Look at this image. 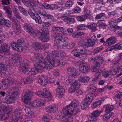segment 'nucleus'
<instances>
[{
    "label": "nucleus",
    "mask_w": 122,
    "mask_h": 122,
    "mask_svg": "<svg viewBox=\"0 0 122 122\" xmlns=\"http://www.w3.org/2000/svg\"><path fill=\"white\" fill-rule=\"evenodd\" d=\"M87 91L89 92L85 95L84 100L91 103L93 100V97H95L97 93L95 92V86L92 84L88 87Z\"/></svg>",
    "instance_id": "f257e3e1"
},
{
    "label": "nucleus",
    "mask_w": 122,
    "mask_h": 122,
    "mask_svg": "<svg viewBox=\"0 0 122 122\" xmlns=\"http://www.w3.org/2000/svg\"><path fill=\"white\" fill-rule=\"evenodd\" d=\"M49 33L48 31L40 30L36 34V36L42 42H46L48 41L50 37L47 35Z\"/></svg>",
    "instance_id": "f03ea898"
},
{
    "label": "nucleus",
    "mask_w": 122,
    "mask_h": 122,
    "mask_svg": "<svg viewBox=\"0 0 122 122\" xmlns=\"http://www.w3.org/2000/svg\"><path fill=\"white\" fill-rule=\"evenodd\" d=\"M37 95L47 99H46V100L47 99L50 100L52 98V95L51 93L47 92L46 88L43 89V91L39 90L37 92Z\"/></svg>",
    "instance_id": "7ed1b4c3"
},
{
    "label": "nucleus",
    "mask_w": 122,
    "mask_h": 122,
    "mask_svg": "<svg viewBox=\"0 0 122 122\" xmlns=\"http://www.w3.org/2000/svg\"><path fill=\"white\" fill-rule=\"evenodd\" d=\"M19 86H15L10 89V93H11V95L9 97L12 100L15 101L19 95Z\"/></svg>",
    "instance_id": "20e7f679"
},
{
    "label": "nucleus",
    "mask_w": 122,
    "mask_h": 122,
    "mask_svg": "<svg viewBox=\"0 0 122 122\" xmlns=\"http://www.w3.org/2000/svg\"><path fill=\"white\" fill-rule=\"evenodd\" d=\"M53 57L51 56L49 54L47 55L44 60V64L45 65L44 67L47 69H50L51 68V61H53Z\"/></svg>",
    "instance_id": "39448f33"
},
{
    "label": "nucleus",
    "mask_w": 122,
    "mask_h": 122,
    "mask_svg": "<svg viewBox=\"0 0 122 122\" xmlns=\"http://www.w3.org/2000/svg\"><path fill=\"white\" fill-rule=\"evenodd\" d=\"M80 68H81V72L85 74H87L90 71L91 69L89 66L84 61L81 62L80 65Z\"/></svg>",
    "instance_id": "423d86ee"
},
{
    "label": "nucleus",
    "mask_w": 122,
    "mask_h": 122,
    "mask_svg": "<svg viewBox=\"0 0 122 122\" xmlns=\"http://www.w3.org/2000/svg\"><path fill=\"white\" fill-rule=\"evenodd\" d=\"M6 60L5 62H6V64H3L0 62V76H4L5 75V71L7 69V66L8 63H9L8 61V59L5 58Z\"/></svg>",
    "instance_id": "0eeeda50"
},
{
    "label": "nucleus",
    "mask_w": 122,
    "mask_h": 122,
    "mask_svg": "<svg viewBox=\"0 0 122 122\" xmlns=\"http://www.w3.org/2000/svg\"><path fill=\"white\" fill-rule=\"evenodd\" d=\"M34 65L35 69L37 70L39 72H41L43 71L44 67L42 65V61L43 60H33Z\"/></svg>",
    "instance_id": "6e6552de"
},
{
    "label": "nucleus",
    "mask_w": 122,
    "mask_h": 122,
    "mask_svg": "<svg viewBox=\"0 0 122 122\" xmlns=\"http://www.w3.org/2000/svg\"><path fill=\"white\" fill-rule=\"evenodd\" d=\"M91 60H93L96 63V64L94 65L98 69L100 66V62L102 63H103L104 60L102 57L100 55L97 56L95 57L91 58Z\"/></svg>",
    "instance_id": "1a4fd4ad"
},
{
    "label": "nucleus",
    "mask_w": 122,
    "mask_h": 122,
    "mask_svg": "<svg viewBox=\"0 0 122 122\" xmlns=\"http://www.w3.org/2000/svg\"><path fill=\"white\" fill-rule=\"evenodd\" d=\"M63 37L62 33H57L55 37L54 41L55 45L59 46L63 43Z\"/></svg>",
    "instance_id": "9d476101"
},
{
    "label": "nucleus",
    "mask_w": 122,
    "mask_h": 122,
    "mask_svg": "<svg viewBox=\"0 0 122 122\" xmlns=\"http://www.w3.org/2000/svg\"><path fill=\"white\" fill-rule=\"evenodd\" d=\"M30 62L26 59H24L22 63L21 64V67L19 70L23 72L27 69H28V66L30 65Z\"/></svg>",
    "instance_id": "9b49d317"
},
{
    "label": "nucleus",
    "mask_w": 122,
    "mask_h": 122,
    "mask_svg": "<svg viewBox=\"0 0 122 122\" xmlns=\"http://www.w3.org/2000/svg\"><path fill=\"white\" fill-rule=\"evenodd\" d=\"M3 9L5 11L7 16L8 18L11 20L13 21H15V20L13 18L12 15L11 9L9 6H5L3 7Z\"/></svg>",
    "instance_id": "f8f14e48"
},
{
    "label": "nucleus",
    "mask_w": 122,
    "mask_h": 122,
    "mask_svg": "<svg viewBox=\"0 0 122 122\" xmlns=\"http://www.w3.org/2000/svg\"><path fill=\"white\" fill-rule=\"evenodd\" d=\"M63 60H61L60 61V60L55 59L53 60V61H51V64L52 65L51 66V68L53 66H55L56 67H61V66H62L63 64Z\"/></svg>",
    "instance_id": "ddd939ff"
},
{
    "label": "nucleus",
    "mask_w": 122,
    "mask_h": 122,
    "mask_svg": "<svg viewBox=\"0 0 122 122\" xmlns=\"http://www.w3.org/2000/svg\"><path fill=\"white\" fill-rule=\"evenodd\" d=\"M23 27L25 30L30 34H33L35 32L34 29L30 25L28 24L25 23Z\"/></svg>",
    "instance_id": "4468645a"
},
{
    "label": "nucleus",
    "mask_w": 122,
    "mask_h": 122,
    "mask_svg": "<svg viewBox=\"0 0 122 122\" xmlns=\"http://www.w3.org/2000/svg\"><path fill=\"white\" fill-rule=\"evenodd\" d=\"M23 96L22 99L24 100L25 102H27V101H30V98L32 97V94L31 92H25V93L22 94Z\"/></svg>",
    "instance_id": "2eb2a0df"
},
{
    "label": "nucleus",
    "mask_w": 122,
    "mask_h": 122,
    "mask_svg": "<svg viewBox=\"0 0 122 122\" xmlns=\"http://www.w3.org/2000/svg\"><path fill=\"white\" fill-rule=\"evenodd\" d=\"M56 94L59 98L61 97L65 93V89L63 87L59 86L56 90Z\"/></svg>",
    "instance_id": "dca6fc26"
},
{
    "label": "nucleus",
    "mask_w": 122,
    "mask_h": 122,
    "mask_svg": "<svg viewBox=\"0 0 122 122\" xmlns=\"http://www.w3.org/2000/svg\"><path fill=\"white\" fill-rule=\"evenodd\" d=\"M46 111L49 113H53L55 112L57 109V107L55 106L50 105L47 106L45 108Z\"/></svg>",
    "instance_id": "f3484780"
},
{
    "label": "nucleus",
    "mask_w": 122,
    "mask_h": 122,
    "mask_svg": "<svg viewBox=\"0 0 122 122\" xmlns=\"http://www.w3.org/2000/svg\"><path fill=\"white\" fill-rule=\"evenodd\" d=\"M67 70L68 75L71 74L74 76H77L79 74L78 71L73 67H68L67 68Z\"/></svg>",
    "instance_id": "a211bd4d"
},
{
    "label": "nucleus",
    "mask_w": 122,
    "mask_h": 122,
    "mask_svg": "<svg viewBox=\"0 0 122 122\" xmlns=\"http://www.w3.org/2000/svg\"><path fill=\"white\" fill-rule=\"evenodd\" d=\"M116 39L114 36H112L107 39L105 42V45L110 46L116 43Z\"/></svg>",
    "instance_id": "6ab92c4d"
},
{
    "label": "nucleus",
    "mask_w": 122,
    "mask_h": 122,
    "mask_svg": "<svg viewBox=\"0 0 122 122\" xmlns=\"http://www.w3.org/2000/svg\"><path fill=\"white\" fill-rule=\"evenodd\" d=\"M50 78H47V80L46 78L44 76H41L38 80V81L39 84L43 86H45L48 83V80H49Z\"/></svg>",
    "instance_id": "aec40b11"
},
{
    "label": "nucleus",
    "mask_w": 122,
    "mask_h": 122,
    "mask_svg": "<svg viewBox=\"0 0 122 122\" xmlns=\"http://www.w3.org/2000/svg\"><path fill=\"white\" fill-rule=\"evenodd\" d=\"M1 49L3 52L7 55H9L10 54V47L8 45L5 43L2 44Z\"/></svg>",
    "instance_id": "412c9836"
},
{
    "label": "nucleus",
    "mask_w": 122,
    "mask_h": 122,
    "mask_svg": "<svg viewBox=\"0 0 122 122\" xmlns=\"http://www.w3.org/2000/svg\"><path fill=\"white\" fill-rule=\"evenodd\" d=\"M121 21H122V16L118 18L117 20L114 18H113L109 21V24L113 28L114 26H116L113 25H116L117 24V22H120Z\"/></svg>",
    "instance_id": "4be33fe9"
},
{
    "label": "nucleus",
    "mask_w": 122,
    "mask_h": 122,
    "mask_svg": "<svg viewBox=\"0 0 122 122\" xmlns=\"http://www.w3.org/2000/svg\"><path fill=\"white\" fill-rule=\"evenodd\" d=\"M43 101L41 99H38L34 101L32 103V105L33 107H38L41 106L43 104Z\"/></svg>",
    "instance_id": "5701e85b"
},
{
    "label": "nucleus",
    "mask_w": 122,
    "mask_h": 122,
    "mask_svg": "<svg viewBox=\"0 0 122 122\" xmlns=\"http://www.w3.org/2000/svg\"><path fill=\"white\" fill-rule=\"evenodd\" d=\"M76 48V50H77L76 51L78 52L81 54L85 55L87 54V51L83 46H78Z\"/></svg>",
    "instance_id": "b1692460"
},
{
    "label": "nucleus",
    "mask_w": 122,
    "mask_h": 122,
    "mask_svg": "<svg viewBox=\"0 0 122 122\" xmlns=\"http://www.w3.org/2000/svg\"><path fill=\"white\" fill-rule=\"evenodd\" d=\"M38 71L36 69H32L30 70L27 69L22 72L23 73L29 75H34L37 73Z\"/></svg>",
    "instance_id": "393cba45"
},
{
    "label": "nucleus",
    "mask_w": 122,
    "mask_h": 122,
    "mask_svg": "<svg viewBox=\"0 0 122 122\" xmlns=\"http://www.w3.org/2000/svg\"><path fill=\"white\" fill-rule=\"evenodd\" d=\"M90 78L88 76H81L78 79V81L82 83H86L88 82Z\"/></svg>",
    "instance_id": "a878e982"
},
{
    "label": "nucleus",
    "mask_w": 122,
    "mask_h": 122,
    "mask_svg": "<svg viewBox=\"0 0 122 122\" xmlns=\"http://www.w3.org/2000/svg\"><path fill=\"white\" fill-rule=\"evenodd\" d=\"M103 107L105 109V112L107 113H109V112L112 111L114 108L113 105L109 104L105 105Z\"/></svg>",
    "instance_id": "bb28decb"
},
{
    "label": "nucleus",
    "mask_w": 122,
    "mask_h": 122,
    "mask_svg": "<svg viewBox=\"0 0 122 122\" xmlns=\"http://www.w3.org/2000/svg\"><path fill=\"white\" fill-rule=\"evenodd\" d=\"M11 112L14 113L15 116L17 117H19V115L21 114V111L20 110H18L13 107H11Z\"/></svg>",
    "instance_id": "cd10ccee"
},
{
    "label": "nucleus",
    "mask_w": 122,
    "mask_h": 122,
    "mask_svg": "<svg viewBox=\"0 0 122 122\" xmlns=\"http://www.w3.org/2000/svg\"><path fill=\"white\" fill-rule=\"evenodd\" d=\"M102 111L101 110H96L93 111L91 113L92 117H94L96 118V117L98 116L102 112Z\"/></svg>",
    "instance_id": "c85d7f7f"
},
{
    "label": "nucleus",
    "mask_w": 122,
    "mask_h": 122,
    "mask_svg": "<svg viewBox=\"0 0 122 122\" xmlns=\"http://www.w3.org/2000/svg\"><path fill=\"white\" fill-rule=\"evenodd\" d=\"M62 19L64 20V21L68 23L71 24L73 23L75 21L74 19L66 16H64L62 17Z\"/></svg>",
    "instance_id": "c756f323"
},
{
    "label": "nucleus",
    "mask_w": 122,
    "mask_h": 122,
    "mask_svg": "<svg viewBox=\"0 0 122 122\" xmlns=\"http://www.w3.org/2000/svg\"><path fill=\"white\" fill-rule=\"evenodd\" d=\"M50 79L49 80V82L50 83H54L55 84H56L58 86L60 85L61 83L60 80H58L59 78L58 79H54L52 78V77H50Z\"/></svg>",
    "instance_id": "7c9ffc66"
},
{
    "label": "nucleus",
    "mask_w": 122,
    "mask_h": 122,
    "mask_svg": "<svg viewBox=\"0 0 122 122\" xmlns=\"http://www.w3.org/2000/svg\"><path fill=\"white\" fill-rule=\"evenodd\" d=\"M14 28V32L16 34H19L21 32V28L19 25L16 24Z\"/></svg>",
    "instance_id": "2f4dec72"
},
{
    "label": "nucleus",
    "mask_w": 122,
    "mask_h": 122,
    "mask_svg": "<svg viewBox=\"0 0 122 122\" xmlns=\"http://www.w3.org/2000/svg\"><path fill=\"white\" fill-rule=\"evenodd\" d=\"M33 19L35 20L36 23L41 24L42 22V20L40 16L37 13H35V16Z\"/></svg>",
    "instance_id": "473e14b6"
},
{
    "label": "nucleus",
    "mask_w": 122,
    "mask_h": 122,
    "mask_svg": "<svg viewBox=\"0 0 122 122\" xmlns=\"http://www.w3.org/2000/svg\"><path fill=\"white\" fill-rule=\"evenodd\" d=\"M41 44L42 43H34L32 45V47L36 50L40 48L41 49Z\"/></svg>",
    "instance_id": "72a5a7b5"
},
{
    "label": "nucleus",
    "mask_w": 122,
    "mask_h": 122,
    "mask_svg": "<svg viewBox=\"0 0 122 122\" xmlns=\"http://www.w3.org/2000/svg\"><path fill=\"white\" fill-rule=\"evenodd\" d=\"M90 104V103L84 100L81 102V108L82 109H85L88 107Z\"/></svg>",
    "instance_id": "f704fd0d"
},
{
    "label": "nucleus",
    "mask_w": 122,
    "mask_h": 122,
    "mask_svg": "<svg viewBox=\"0 0 122 122\" xmlns=\"http://www.w3.org/2000/svg\"><path fill=\"white\" fill-rule=\"evenodd\" d=\"M97 25L95 23H93L92 24L87 25V28L91 29L93 32H95L97 30Z\"/></svg>",
    "instance_id": "c9c22d12"
},
{
    "label": "nucleus",
    "mask_w": 122,
    "mask_h": 122,
    "mask_svg": "<svg viewBox=\"0 0 122 122\" xmlns=\"http://www.w3.org/2000/svg\"><path fill=\"white\" fill-rule=\"evenodd\" d=\"M67 78H66V81L67 82V83L70 84L71 83L73 80L76 76H74L72 75H68Z\"/></svg>",
    "instance_id": "e433bc0d"
},
{
    "label": "nucleus",
    "mask_w": 122,
    "mask_h": 122,
    "mask_svg": "<svg viewBox=\"0 0 122 122\" xmlns=\"http://www.w3.org/2000/svg\"><path fill=\"white\" fill-rule=\"evenodd\" d=\"M121 41L118 43L113 45L115 48V50L122 49V43Z\"/></svg>",
    "instance_id": "4c0bfd02"
},
{
    "label": "nucleus",
    "mask_w": 122,
    "mask_h": 122,
    "mask_svg": "<svg viewBox=\"0 0 122 122\" xmlns=\"http://www.w3.org/2000/svg\"><path fill=\"white\" fill-rule=\"evenodd\" d=\"M83 12L84 15L87 18L91 16L90 11L89 9L85 8L84 9Z\"/></svg>",
    "instance_id": "58836bf2"
},
{
    "label": "nucleus",
    "mask_w": 122,
    "mask_h": 122,
    "mask_svg": "<svg viewBox=\"0 0 122 122\" xmlns=\"http://www.w3.org/2000/svg\"><path fill=\"white\" fill-rule=\"evenodd\" d=\"M52 29L53 31L62 32L63 31L64 28L61 26H54L52 27Z\"/></svg>",
    "instance_id": "ea45409f"
},
{
    "label": "nucleus",
    "mask_w": 122,
    "mask_h": 122,
    "mask_svg": "<svg viewBox=\"0 0 122 122\" xmlns=\"http://www.w3.org/2000/svg\"><path fill=\"white\" fill-rule=\"evenodd\" d=\"M87 18L84 15L78 16L76 17L77 20L80 21H83L87 19Z\"/></svg>",
    "instance_id": "a19ab883"
},
{
    "label": "nucleus",
    "mask_w": 122,
    "mask_h": 122,
    "mask_svg": "<svg viewBox=\"0 0 122 122\" xmlns=\"http://www.w3.org/2000/svg\"><path fill=\"white\" fill-rule=\"evenodd\" d=\"M34 58L36 59V60H43L41 55L40 53H34Z\"/></svg>",
    "instance_id": "79ce46f5"
},
{
    "label": "nucleus",
    "mask_w": 122,
    "mask_h": 122,
    "mask_svg": "<svg viewBox=\"0 0 122 122\" xmlns=\"http://www.w3.org/2000/svg\"><path fill=\"white\" fill-rule=\"evenodd\" d=\"M113 114V113L112 112V113H107L105 115L103 116V119L104 120L107 121V120L109 119L110 117L112 116Z\"/></svg>",
    "instance_id": "37998d69"
},
{
    "label": "nucleus",
    "mask_w": 122,
    "mask_h": 122,
    "mask_svg": "<svg viewBox=\"0 0 122 122\" xmlns=\"http://www.w3.org/2000/svg\"><path fill=\"white\" fill-rule=\"evenodd\" d=\"M24 4L27 7L32 6L31 1L30 0H22Z\"/></svg>",
    "instance_id": "c03bdc74"
},
{
    "label": "nucleus",
    "mask_w": 122,
    "mask_h": 122,
    "mask_svg": "<svg viewBox=\"0 0 122 122\" xmlns=\"http://www.w3.org/2000/svg\"><path fill=\"white\" fill-rule=\"evenodd\" d=\"M101 100L96 101L95 102H94L92 106V108H94L97 107L100 105L102 103Z\"/></svg>",
    "instance_id": "a18cd8bd"
},
{
    "label": "nucleus",
    "mask_w": 122,
    "mask_h": 122,
    "mask_svg": "<svg viewBox=\"0 0 122 122\" xmlns=\"http://www.w3.org/2000/svg\"><path fill=\"white\" fill-rule=\"evenodd\" d=\"M18 9L19 10L20 12L23 14L26 15L27 14L26 11L25 9L22 6L19 5L18 7Z\"/></svg>",
    "instance_id": "49530a36"
},
{
    "label": "nucleus",
    "mask_w": 122,
    "mask_h": 122,
    "mask_svg": "<svg viewBox=\"0 0 122 122\" xmlns=\"http://www.w3.org/2000/svg\"><path fill=\"white\" fill-rule=\"evenodd\" d=\"M23 47L21 45L17 43L16 46L15 47L14 50L19 52H21L23 50Z\"/></svg>",
    "instance_id": "de8ad7c7"
},
{
    "label": "nucleus",
    "mask_w": 122,
    "mask_h": 122,
    "mask_svg": "<svg viewBox=\"0 0 122 122\" xmlns=\"http://www.w3.org/2000/svg\"><path fill=\"white\" fill-rule=\"evenodd\" d=\"M117 26H114L113 28H115L114 30L115 33L116 34H120L122 33V30L120 28V27L117 28Z\"/></svg>",
    "instance_id": "09e8293b"
},
{
    "label": "nucleus",
    "mask_w": 122,
    "mask_h": 122,
    "mask_svg": "<svg viewBox=\"0 0 122 122\" xmlns=\"http://www.w3.org/2000/svg\"><path fill=\"white\" fill-rule=\"evenodd\" d=\"M103 49V47L102 46H100L98 47L93 51V53L95 54L99 52Z\"/></svg>",
    "instance_id": "8fccbe9b"
},
{
    "label": "nucleus",
    "mask_w": 122,
    "mask_h": 122,
    "mask_svg": "<svg viewBox=\"0 0 122 122\" xmlns=\"http://www.w3.org/2000/svg\"><path fill=\"white\" fill-rule=\"evenodd\" d=\"M76 47L75 48V49L72 51L71 52L72 53H74V56L75 57H78L80 56V54L77 51V50H76Z\"/></svg>",
    "instance_id": "3c124183"
},
{
    "label": "nucleus",
    "mask_w": 122,
    "mask_h": 122,
    "mask_svg": "<svg viewBox=\"0 0 122 122\" xmlns=\"http://www.w3.org/2000/svg\"><path fill=\"white\" fill-rule=\"evenodd\" d=\"M87 28V25L86 26L84 25H80L78 26L77 29L79 30H86Z\"/></svg>",
    "instance_id": "603ef678"
},
{
    "label": "nucleus",
    "mask_w": 122,
    "mask_h": 122,
    "mask_svg": "<svg viewBox=\"0 0 122 122\" xmlns=\"http://www.w3.org/2000/svg\"><path fill=\"white\" fill-rule=\"evenodd\" d=\"M83 34L82 32H79L77 33H74L72 34V36L73 37L78 38L79 36H81Z\"/></svg>",
    "instance_id": "864d4df0"
},
{
    "label": "nucleus",
    "mask_w": 122,
    "mask_h": 122,
    "mask_svg": "<svg viewBox=\"0 0 122 122\" xmlns=\"http://www.w3.org/2000/svg\"><path fill=\"white\" fill-rule=\"evenodd\" d=\"M73 2L71 0L68 1L66 2V6L67 8H70L72 6L73 4Z\"/></svg>",
    "instance_id": "5fc2aeb1"
},
{
    "label": "nucleus",
    "mask_w": 122,
    "mask_h": 122,
    "mask_svg": "<svg viewBox=\"0 0 122 122\" xmlns=\"http://www.w3.org/2000/svg\"><path fill=\"white\" fill-rule=\"evenodd\" d=\"M45 17L47 19L51 20H54L55 18L52 15L47 14L46 13L45 15Z\"/></svg>",
    "instance_id": "6e6d98bb"
},
{
    "label": "nucleus",
    "mask_w": 122,
    "mask_h": 122,
    "mask_svg": "<svg viewBox=\"0 0 122 122\" xmlns=\"http://www.w3.org/2000/svg\"><path fill=\"white\" fill-rule=\"evenodd\" d=\"M25 112L28 115H31L32 114V112L30 108L29 107H26L24 109Z\"/></svg>",
    "instance_id": "4d7b16f0"
},
{
    "label": "nucleus",
    "mask_w": 122,
    "mask_h": 122,
    "mask_svg": "<svg viewBox=\"0 0 122 122\" xmlns=\"http://www.w3.org/2000/svg\"><path fill=\"white\" fill-rule=\"evenodd\" d=\"M105 14L103 13H101L97 15L96 16L95 18L96 19H98L105 16Z\"/></svg>",
    "instance_id": "13d9d810"
},
{
    "label": "nucleus",
    "mask_w": 122,
    "mask_h": 122,
    "mask_svg": "<svg viewBox=\"0 0 122 122\" xmlns=\"http://www.w3.org/2000/svg\"><path fill=\"white\" fill-rule=\"evenodd\" d=\"M110 73L111 72L110 71H104L103 72L102 75L104 77L106 78L109 76Z\"/></svg>",
    "instance_id": "bf43d9fd"
},
{
    "label": "nucleus",
    "mask_w": 122,
    "mask_h": 122,
    "mask_svg": "<svg viewBox=\"0 0 122 122\" xmlns=\"http://www.w3.org/2000/svg\"><path fill=\"white\" fill-rule=\"evenodd\" d=\"M49 47V46L48 44L44 43H42L41 49L45 50L48 48Z\"/></svg>",
    "instance_id": "052dcab7"
},
{
    "label": "nucleus",
    "mask_w": 122,
    "mask_h": 122,
    "mask_svg": "<svg viewBox=\"0 0 122 122\" xmlns=\"http://www.w3.org/2000/svg\"><path fill=\"white\" fill-rule=\"evenodd\" d=\"M81 8L76 6L74 9V12L76 13H79L81 12Z\"/></svg>",
    "instance_id": "680f3d73"
},
{
    "label": "nucleus",
    "mask_w": 122,
    "mask_h": 122,
    "mask_svg": "<svg viewBox=\"0 0 122 122\" xmlns=\"http://www.w3.org/2000/svg\"><path fill=\"white\" fill-rule=\"evenodd\" d=\"M25 78L26 80V83L28 82L29 83H31L33 82V79L31 77H27Z\"/></svg>",
    "instance_id": "e2e57ef3"
},
{
    "label": "nucleus",
    "mask_w": 122,
    "mask_h": 122,
    "mask_svg": "<svg viewBox=\"0 0 122 122\" xmlns=\"http://www.w3.org/2000/svg\"><path fill=\"white\" fill-rule=\"evenodd\" d=\"M99 77L98 75H96L94 78L92 79V83H94L97 82L98 81Z\"/></svg>",
    "instance_id": "0e129e2a"
},
{
    "label": "nucleus",
    "mask_w": 122,
    "mask_h": 122,
    "mask_svg": "<svg viewBox=\"0 0 122 122\" xmlns=\"http://www.w3.org/2000/svg\"><path fill=\"white\" fill-rule=\"evenodd\" d=\"M25 41H26V40L25 39L21 38L17 40V43L18 44L20 45H21V44H24Z\"/></svg>",
    "instance_id": "69168bd1"
},
{
    "label": "nucleus",
    "mask_w": 122,
    "mask_h": 122,
    "mask_svg": "<svg viewBox=\"0 0 122 122\" xmlns=\"http://www.w3.org/2000/svg\"><path fill=\"white\" fill-rule=\"evenodd\" d=\"M72 86L77 89L79 88V84L78 83L77 81H75L72 84Z\"/></svg>",
    "instance_id": "338daca9"
},
{
    "label": "nucleus",
    "mask_w": 122,
    "mask_h": 122,
    "mask_svg": "<svg viewBox=\"0 0 122 122\" xmlns=\"http://www.w3.org/2000/svg\"><path fill=\"white\" fill-rule=\"evenodd\" d=\"M17 44V43H16L14 41H12L11 42L10 44V45L12 47V49L14 50L15 47L16 46V45Z\"/></svg>",
    "instance_id": "774afa93"
}]
</instances>
